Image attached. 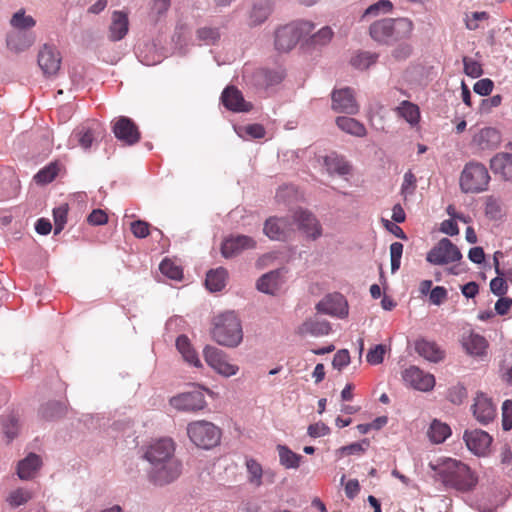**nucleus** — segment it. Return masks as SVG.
Segmentation results:
<instances>
[{"label": "nucleus", "instance_id": "nucleus-1", "mask_svg": "<svg viewBox=\"0 0 512 512\" xmlns=\"http://www.w3.org/2000/svg\"><path fill=\"white\" fill-rule=\"evenodd\" d=\"M175 445L170 438H161L147 446L143 458L149 463L148 479L163 486L176 480L181 474V463L174 456Z\"/></svg>", "mask_w": 512, "mask_h": 512}, {"label": "nucleus", "instance_id": "nucleus-2", "mask_svg": "<svg viewBox=\"0 0 512 512\" xmlns=\"http://www.w3.org/2000/svg\"><path fill=\"white\" fill-rule=\"evenodd\" d=\"M437 478L448 488L458 491H469L477 483L470 468L461 461L445 458L437 464H430Z\"/></svg>", "mask_w": 512, "mask_h": 512}, {"label": "nucleus", "instance_id": "nucleus-3", "mask_svg": "<svg viewBox=\"0 0 512 512\" xmlns=\"http://www.w3.org/2000/svg\"><path fill=\"white\" fill-rule=\"evenodd\" d=\"M413 29L414 24L409 18H383L370 25L369 34L374 41L391 45L399 40L409 38Z\"/></svg>", "mask_w": 512, "mask_h": 512}, {"label": "nucleus", "instance_id": "nucleus-4", "mask_svg": "<svg viewBox=\"0 0 512 512\" xmlns=\"http://www.w3.org/2000/svg\"><path fill=\"white\" fill-rule=\"evenodd\" d=\"M212 325V338L219 345L235 348L242 342V325L235 312L227 311L215 316Z\"/></svg>", "mask_w": 512, "mask_h": 512}, {"label": "nucleus", "instance_id": "nucleus-5", "mask_svg": "<svg viewBox=\"0 0 512 512\" xmlns=\"http://www.w3.org/2000/svg\"><path fill=\"white\" fill-rule=\"evenodd\" d=\"M490 175L487 168L480 162H468L459 178V186L463 193H481L487 190Z\"/></svg>", "mask_w": 512, "mask_h": 512}, {"label": "nucleus", "instance_id": "nucleus-6", "mask_svg": "<svg viewBox=\"0 0 512 512\" xmlns=\"http://www.w3.org/2000/svg\"><path fill=\"white\" fill-rule=\"evenodd\" d=\"M314 28L310 21H299L278 27L275 30L274 45L279 52H288L298 43L301 37L309 34Z\"/></svg>", "mask_w": 512, "mask_h": 512}, {"label": "nucleus", "instance_id": "nucleus-7", "mask_svg": "<svg viewBox=\"0 0 512 512\" xmlns=\"http://www.w3.org/2000/svg\"><path fill=\"white\" fill-rule=\"evenodd\" d=\"M187 434L197 447L206 450L217 446L221 439V430L205 420L189 423Z\"/></svg>", "mask_w": 512, "mask_h": 512}, {"label": "nucleus", "instance_id": "nucleus-8", "mask_svg": "<svg viewBox=\"0 0 512 512\" xmlns=\"http://www.w3.org/2000/svg\"><path fill=\"white\" fill-rule=\"evenodd\" d=\"M462 257L461 251L450 239L442 238L427 253L426 260L433 265H447L460 261Z\"/></svg>", "mask_w": 512, "mask_h": 512}, {"label": "nucleus", "instance_id": "nucleus-9", "mask_svg": "<svg viewBox=\"0 0 512 512\" xmlns=\"http://www.w3.org/2000/svg\"><path fill=\"white\" fill-rule=\"evenodd\" d=\"M294 231L292 218L289 217H269L263 227L264 234L273 241H286Z\"/></svg>", "mask_w": 512, "mask_h": 512}, {"label": "nucleus", "instance_id": "nucleus-10", "mask_svg": "<svg viewBox=\"0 0 512 512\" xmlns=\"http://www.w3.org/2000/svg\"><path fill=\"white\" fill-rule=\"evenodd\" d=\"M204 358L207 364L217 373L230 377L235 375L239 367L227 361L224 353L216 347L206 346L204 348Z\"/></svg>", "mask_w": 512, "mask_h": 512}, {"label": "nucleus", "instance_id": "nucleus-11", "mask_svg": "<svg viewBox=\"0 0 512 512\" xmlns=\"http://www.w3.org/2000/svg\"><path fill=\"white\" fill-rule=\"evenodd\" d=\"M37 61L46 77L55 76L61 67V55L56 47L50 44L41 47Z\"/></svg>", "mask_w": 512, "mask_h": 512}, {"label": "nucleus", "instance_id": "nucleus-12", "mask_svg": "<svg viewBox=\"0 0 512 512\" xmlns=\"http://www.w3.org/2000/svg\"><path fill=\"white\" fill-rule=\"evenodd\" d=\"M273 0H254L247 11V25L255 28L264 24L274 12Z\"/></svg>", "mask_w": 512, "mask_h": 512}, {"label": "nucleus", "instance_id": "nucleus-13", "mask_svg": "<svg viewBox=\"0 0 512 512\" xmlns=\"http://www.w3.org/2000/svg\"><path fill=\"white\" fill-rule=\"evenodd\" d=\"M293 224L303 231L307 237L316 240L322 235V228L317 218L309 211L299 209L292 216Z\"/></svg>", "mask_w": 512, "mask_h": 512}, {"label": "nucleus", "instance_id": "nucleus-14", "mask_svg": "<svg viewBox=\"0 0 512 512\" xmlns=\"http://www.w3.org/2000/svg\"><path fill=\"white\" fill-rule=\"evenodd\" d=\"M316 310L319 313L344 318L348 315V304L341 294H329L317 303Z\"/></svg>", "mask_w": 512, "mask_h": 512}, {"label": "nucleus", "instance_id": "nucleus-15", "mask_svg": "<svg viewBox=\"0 0 512 512\" xmlns=\"http://www.w3.org/2000/svg\"><path fill=\"white\" fill-rule=\"evenodd\" d=\"M115 137L126 145H134L140 140V132L136 124L128 117H119L113 125Z\"/></svg>", "mask_w": 512, "mask_h": 512}, {"label": "nucleus", "instance_id": "nucleus-16", "mask_svg": "<svg viewBox=\"0 0 512 512\" xmlns=\"http://www.w3.org/2000/svg\"><path fill=\"white\" fill-rule=\"evenodd\" d=\"M463 439L467 448L477 456H484L492 442V437L487 432L479 429L466 430Z\"/></svg>", "mask_w": 512, "mask_h": 512}, {"label": "nucleus", "instance_id": "nucleus-17", "mask_svg": "<svg viewBox=\"0 0 512 512\" xmlns=\"http://www.w3.org/2000/svg\"><path fill=\"white\" fill-rule=\"evenodd\" d=\"M332 109L338 113L357 114L359 106L350 88L334 90L332 93Z\"/></svg>", "mask_w": 512, "mask_h": 512}, {"label": "nucleus", "instance_id": "nucleus-18", "mask_svg": "<svg viewBox=\"0 0 512 512\" xmlns=\"http://www.w3.org/2000/svg\"><path fill=\"white\" fill-rule=\"evenodd\" d=\"M402 377L405 383L420 391H429L435 386L434 376L429 373H424L416 366L405 369Z\"/></svg>", "mask_w": 512, "mask_h": 512}, {"label": "nucleus", "instance_id": "nucleus-19", "mask_svg": "<svg viewBox=\"0 0 512 512\" xmlns=\"http://www.w3.org/2000/svg\"><path fill=\"white\" fill-rule=\"evenodd\" d=\"M475 419L482 425H487L496 416V407L484 393H477L471 407Z\"/></svg>", "mask_w": 512, "mask_h": 512}, {"label": "nucleus", "instance_id": "nucleus-20", "mask_svg": "<svg viewBox=\"0 0 512 512\" xmlns=\"http://www.w3.org/2000/svg\"><path fill=\"white\" fill-rule=\"evenodd\" d=\"M170 404L177 410L198 411L205 407L206 402L202 392L191 391L172 397Z\"/></svg>", "mask_w": 512, "mask_h": 512}, {"label": "nucleus", "instance_id": "nucleus-21", "mask_svg": "<svg viewBox=\"0 0 512 512\" xmlns=\"http://www.w3.org/2000/svg\"><path fill=\"white\" fill-rule=\"evenodd\" d=\"M223 105L233 112H249L252 109V104L246 102L241 91L235 86L226 87L221 95Z\"/></svg>", "mask_w": 512, "mask_h": 512}, {"label": "nucleus", "instance_id": "nucleus-22", "mask_svg": "<svg viewBox=\"0 0 512 512\" xmlns=\"http://www.w3.org/2000/svg\"><path fill=\"white\" fill-rule=\"evenodd\" d=\"M256 246L255 240L246 235H237L226 239L221 246V253L225 258H232L244 250L253 249Z\"/></svg>", "mask_w": 512, "mask_h": 512}, {"label": "nucleus", "instance_id": "nucleus-23", "mask_svg": "<svg viewBox=\"0 0 512 512\" xmlns=\"http://www.w3.org/2000/svg\"><path fill=\"white\" fill-rule=\"evenodd\" d=\"M492 172L512 184V153H498L490 160Z\"/></svg>", "mask_w": 512, "mask_h": 512}, {"label": "nucleus", "instance_id": "nucleus-24", "mask_svg": "<svg viewBox=\"0 0 512 512\" xmlns=\"http://www.w3.org/2000/svg\"><path fill=\"white\" fill-rule=\"evenodd\" d=\"M284 75L281 71L269 69H257L251 75V83L261 89H267L279 84Z\"/></svg>", "mask_w": 512, "mask_h": 512}, {"label": "nucleus", "instance_id": "nucleus-25", "mask_svg": "<svg viewBox=\"0 0 512 512\" xmlns=\"http://www.w3.org/2000/svg\"><path fill=\"white\" fill-rule=\"evenodd\" d=\"M42 466V460L39 455L29 453L17 465V475L21 480H31Z\"/></svg>", "mask_w": 512, "mask_h": 512}, {"label": "nucleus", "instance_id": "nucleus-26", "mask_svg": "<svg viewBox=\"0 0 512 512\" xmlns=\"http://www.w3.org/2000/svg\"><path fill=\"white\" fill-rule=\"evenodd\" d=\"M501 142V136L498 130L492 127L481 129L474 137L473 143L481 150L496 149Z\"/></svg>", "mask_w": 512, "mask_h": 512}, {"label": "nucleus", "instance_id": "nucleus-27", "mask_svg": "<svg viewBox=\"0 0 512 512\" xmlns=\"http://www.w3.org/2000/svg\"><path fill=\"white\" fill-rule=\"evenodd\" d=\"M415 350L421 357L434 363L442 361L445 357V352L435 342L425 339L415 342Z\"/></svg>", "mask_w": 512, "mask_h": 512}, {"label": "nucleus", "instance_id": "nucleus-28", "mask_svg": "<svg viewBox=\"0 0 512 512\" xmlns=\"http://www.w3.org/2000/svg\"><path fill=\"white\" fill-rule=\"evenodd\" d=\"M128 16L123 11H114L112 13V21L109 27V39L111 41H119L123 39L128 32Z\"/></svg>", "mask_w": 512, "mask_h": 512}, {"label": "nucleus", "instance_id": "nucleus-29", "mask_svg": "<svg viewBox=\"0 0 512 512\" xmlns=\"http://www.w3.org/2000/svg\"><path fill=\"white\" fill-rule=\"evenodd\" d=\"M282 271L277 269L262 275L257 281V289L265 294L274 295L282 285Z\"/></svg>", "mask_w": 512, "mask_h": 512}, {"label": "nucleus", "instance_id": "nucleus-30", "mask_svg": "<svg viewBox=\"0 0 512 512\" xmlns=\"http://www.w3.org/2000/svg\"><path fill=\"white\" fill-rule=\"evenodd\" d=\"M331 331L330 323L326 320H320L318 318H309L305 320L298 329V333L301 335L309 334L314 337H320L328 335Z\"/></svg>", "mask_w": 512, "mask_h": 512}, {"label": "nucleus", "instance_id": "nucleus-31", "mask_svg": "<svg viewBox=\"0 0 512 512\" xmlns=\"http://www.w3.org/2000/svg\"><path fill=\"white\" fill-rule=\"evenodd\" d=\"M323 167L329 175L345 176L350 173V165L344 157L331 153L323 157Z\"/></svg>", "mask_w": 512, "mask_h": 512}, {"label": "nucleus", "instance_id": "nucleus-32", "mask_svg": "<svg viewBox=\"0 0 512 512\" xmlns=\"http://www.w3.org/2000/svg\"><path fill=\"white\" fill-rule=\"evenodd\" d=\"M462 345L465 351L474 357L484 356L488 348V342L485 337L476 333H471L464 337Z\"/></svg>", "mask_w": 512, "mask_h": 512}, {"label": "nucleus", "instance_id": "nucleus-33", "mask_svg": "<svg viewBox=\"0 0 512 512\" xmlns=\"http://www.w3.org/2000/svg\"><path fill=\"white\" fill-rule=\"evenodd\" d=\"M176 348L183 359L190 365L200 367V359L192 347L189 338L186 335H180L176 339Z\"/></svg>", "mask_w": 512, "mask_h": 512}, {"label": "nucleus", "instance_id": "nucleus-34", "mask_svg": "<svg viewBox=\"0 0 512 512\" xmlns=\"http://www.w3.org/2000/svg\"><path fill=\"white\" fill-rule=\"evenodd\" d=\"M336 125L338 126L339 129H341L345 133L356 136V137H364L367 133L365 126L358 120L351 118V117H347V116L337 117Z\"/></svg>", "mask_w": 512, "mask_h": 512}, {"label": "nucleus", "instance_id": "nucleus-35", "mask_svg": "<svg viewBox=\"0 0 512 512\" xmlns=\"http://www.w3.org/2000/svg\"><path fill=\"white\" fill-rule=\"evenodd\" d=\"M227 270L223 267L207 272L205 285L211 292L221 291L226 285Z\"/></svg>", "mask_w": 512, "mask_h": 512}, {"label": "nucleus", "instance_id": "nucleus-36", "mask_svg": "<svg viewBox=\"0 0 512 512\" xmlns=\"http://www.w3.org/2000/svg\"><path fill=\"white\" fill-rule=\"evenodd\" d=\"M35 37L25 33L11 34L7 37V47L16 53L23 52L33 45Z\"/></svg>", "mask_w": 512, "mask_h": 512}, {"label": "nucleus", "instance_id": "nucleus-37", "mask_svg": "<svg viewBox=\"0 0 512 512\" xmlns=\"http://www.w3.org/2000/svg\"><path fill=\"white\" fill-rule=\"evenodd\" d=\"M277 450L280 464L286 469H297L300 466L303 458L300 454L294 453L285 445H278Z\"/></svg>", "mask_w": 512, "mask_h": 512}, {"label": "nucleus", "instance_id": "nucleus-38", "mask_svg": "<svg viewBox=\"0 0 512 512\" xmlns=\"http://www.w3.org/2000/svg\"><path fill=\"white\" fill-rule=\"evenodd\" d=\"M498 254L501 253L496 252L494 255L495 272L498 276L490 281V291L496 296H504L508 291V285L502 277L504 275L503 272L499 268V262L497 260Z\"/></svg>", "mask_w": 512, "mask_h": 512}, {"label": "nucleus", "instance_id": "nucleus-39", "mask_svg": "<svg viewBox=\"0 0 512 512\" xmlns=\"http://www.w3.org/2000/svg\"><path fill=\"white\" fill-rule=\"evenodd\" d=\"M451 434L450 427L438 420H434L429 428L428 436L433 443L444 442Z\"/></svg>", "mask_w": 512, "mask_h": 512}, {"label": "nucleus", "instance_id": "nucleus-40", "mask_svg": "<svg viewBox=\"0 0 512 512\" xmlns=\"http://www.w3.org/2000/svg\"><path fill=\"white\" fill-rule=\"evenodd\" d=\"M65 413L66 406L59 401H49L40 408V414L46 420L61 418Z\"/></svg>", "mask_w": 512, "mask_h": 512}, {"label": "nucleus", "instance_id": "nucleus-41", "mask_svg": "<svg viewBox=\"0 0 512 512\" xmlns=\"http://www.w3.org/2000/svg\"><path fill=\"white\" fill-rule=\"evenodd\" d=\"M397 110L399 115L403 117L410 125H415L419 122L420 112L417 105L409 101H403Z\"/></svg>", "mask_w": 512, "mask_h": 512}, {"label": "nucleus", "instance_id": "nucleus-42", "mask_svg": "<svg viewBox=\"0 0 512 512\" xmlns=\"http://www.w3.org/2000/svg\"><path fill=\"white\" fill-rule=\"evenodd\" d=\"M33 495L29 490L24 488H17L9 493L6 502L11 508H17L25 505L32 499Z\"/></svg>", "mask_w": 512, "mask_h": 512}, {"label": "nucleus", "instance_id": "nucleus-43", "mask_svg": "<svg viewBox=\"0 0 512 512\" xmlns=\"http://www.w3.org/2000/svg\"><path fill=\"white\" fill-rule=\"evenodd\" d=\"M377 58L378 54L376 53L361 51L352 57L351 64L357 69L365 70L368 69L371 65L375 64Z\"/></svg>", "mask_w": 512, "mask_h": 512}, {"label": "nucleus", "instance_id": "nucleus-44", "mask_svg": "<svg viewBox=\"0 0 512 512\" xmlns=\"http://www.w3.org/2000/svg\"><path fill=\"white\" fill-rule=\"evenodd\" d=\"M10 24L16 29L26 30L34 27L36 25V21L32 16L26 15L24 9H20L13 14Z\"/></svg>", "mask_w": 512, "mask_h": 512}, {"label": "nucleus", "instance_id": "nucleus-45", "mask_svg": "<svg viewBox=\"0 0 512 512\" xmlns=\"http://www.w3.org/2000/svg\"><path fill=\"white\" fill-rule=\"evenodd\" d=\"M485 215L490 220H500L504 214L501 202L494 196H488L485 203Z\"/></svg>", "mask_w": 512, "mask_h": 512}, {"label": "nucleus", "instance_id": "nucleus-46", "mask_svg": "<svg viewBox=\"0 0 512 512\" xmlns=\"http://www.w3.org/2000/svg\"><path fill=\"white\" fill-rule=\"evenodd\" d=\"M74 136L78 139L79 145L84 149L88 150L94 140V130L86 126H80L74 130Z\"/></svg>", "mask_w": 512, "mask_h": 512}, {"label": "nucleus", "instance_id": "nucleus-47", "mask_svg": "<svg viewBox=\"0 0 512 512\" xmlns=\"http://www.w3.org/2000/svg\"><path fill=\"white\" fill-rule=\"evenodd\" d=\"M246 468L248 472V481L251 484L259 487L262 484V466L254 459H247Z\"/></svg>", "mask_w": 512, "mask_h": 512}, {"label": "nucleus", "instance_id": "nucleus-48", "mask_svg": "<svg viewBox=\"0 0 512 512\" xmlns=\"http://www.w3.org/2000/svg\"><path fill=\"white\" fill-rule=\"evenodd\" d=\"M197 38L206 45H214L220 39V30L217 27H201L196 32Z\"/></svg>", "mask_w": 512, "mask_h": 512}, {"label": "nucleus", "instance_id": "nucleus-49", "mask_svg": "<svg viewBox=\"0 0 512 512\" xmlns=\"http://www.w3.org/2000/svg\"><path fill=\"white\" fill-rule=\"evenodd\" d=\"M369 446V440L363 439L360 442L340 447L336 453L341 457L344 455H360L366 451Z\"/></svg>", "mask_w": 512, "mask_h": 512}, {"label": "nucleus", "instance_id": "nucleus-50", "mask_svg": "<svg viewBox=\"0 0 512 512\" xmlns=\"http://www.w3.org/2000/svg\"><path fill=\"white\" fill-rule=\"evenodd\" d=\"M159 269L163 275L173 280H180L183 276L182 269L169 259H164L160 263Z\"/></svg>", "mask_w": 512, "mask_h": 512}, {"label": "nucleus", "instance_id": "nucleus-51", "mask_svg": "<svg viewBox=\"0 0 512 512\" xmlns=\"http://www.w3.org/2000/svg\"><path fill=\"white\" fill-rule=\"evenodd\" d=\"M2 427L8 441L13 440L17 436L19 430L18 418L13 414L6 416L2 421Z\"/></svg>", "mask_w": 512, "mask_h": 512}, {"label": "nucleus", "instance_id": "nucleus-52", "mask_svg": "<svg viewBox=\"0 0 512 512\" xmlns=\"http://www.w3.org/2000/svg\"><path fill=\"white\" fill-rule=\"evenodd\" d=\"M333 35L334 32L332 28L324 26L311 36L310 44L314 46H325L332 40Z\"/></svg>", "mask_w": 512, "mask_h": 512}, {"label": "nucleus", "instance_id": "nucleus-53", "mask_svg": "<svg viewBox=\"0 0 512 512\" xmlns=\"http://www.w3.org/2000/svg\"><path fill=\"white\" fill-rule=\"evenodd\" d=\"M171 5V0H153L149 15L155 21L166 15Z\"/></svg>", "mask_w": 512, "mask_h": 512}, {"label": "nucleus", "instance_id": "nucleus-54", "mask_svg": "<svg viewBox=\"0 0 512 512\" xmlns=\"http://www.w3.org/2000/svg\"><path fill=\"white\" fill-rule=\"evenodd\" d=\"M57 166L51 164L41 169L35 176L34 179L39 184H47L54 180L57 175Z\"/></svg>", "mask_w": 512, "mask_h": 512}, {"label": "nucleus", "instance_id": "nucleus-55", "mask_svg": "<svg viewBox=\"0 0 512 512\" xmlns=\"http://www.w3.org/2000/svg\"><path fill=\"white\" fill-rule=\"evenodd\" d=\"M393 9V4L389 0H379L378 2L370 5L365 11L363 16H377L380 12L389 13Z\"/></svg>", "mask_w": 512, "mask_h": 512}, {"label": "nucleus", "instance_id": "nucleus-56", "mask_svg": "<svg viewBox=\"0 0 512 512\" xmlns=\"http://www.w3.org/2000/svg\"><path fill=\"white\" fill-rule=\"evenodd\" d=\"M403 254V244L400 242H393L390 245V258H391V272L395 273L401 264V257Z\"/></svg>", "mask_w": 512, "mask_h": 512}, {"label": "nucleus", "instance_id": "nucleus-57", "mask_svg": "<svg viewBox=\"0 0 512 512\" xmlns=\"http://www.w3.org/2000/svg\"><path fill=\"white\" fill-rule=\"evenodd\" d=\"M464 73L472 78H478L483 74L481 64L469 57L463 58Z\"/></svg>", "mask_w": 512, "mask_h": 512}, {"label": "nucleus", "instance_id": "nucleus-58", "mask_svg": "<svg viewBox=\"0 0 512 512\" xmlns=\"http://www.w3.org/2000/svg\"><path fill=\"white\" fill-rule=\"evenodd\" d=\"M385 353H386L385 345L378 344L368 351L366 360L371 365L381 364L384 360Z\"/></svg>", "mask_w": 512, "mask_h": 512}, {"label": "nucleus", "instance_id": "nucleus-59", "mask_svg": "<svg viewBox=\"0 0 512 512\" xmlns=\"http://www.w3.org/2000/svg\"><path fill=\"white\" fill-rule=\"evenodd\" d=\"M500 377L507 384L512 386V353L504 357L500 365Z\"/></svg>", "mask_w": 512, "mask_h": 512}, {"label": "nucleus", "instance_id": "nucleus-60", "mask_svg": "<svg viewBox=\"0 0 512 512\" xmlns=\"http://www.w3.org/2000/svg\"><path fill=\"white\" fill-rule=\"evenodd\" d=\"M466 397L467 390L462 384H457L448 390V399L453 404H461Z\"/></svg>", "mask_w": 512, "mask_h": 512}, {"label": "nucleus", "instance_id": "nucleus-61", "mask_svg": "<svg viewBox=\"0 0 512 512\" xmlns=\"http://www.w3.org/2000/svg\"><path fill=\"white\" fill-rule=\"evenodd\" d=\"M8 186L0 189V200H5L16 196L19 189V181L13 175L8 179Z\"/></svg>", "mask_w": 512, "mask_h": 512}, {"label": "nucleus", "instance_id": "nucleus-62", "mask_svg": "<svg viewBox=\"0 0 512 512\" xmlns=\"http://www.w3.org/2000/svg\"><path fill=\"white\" fill-rule=\"evenodd\" d=\"M502 428L508 431L512 428V400H505L502 404Z\"/></svg>", "mask_w": 512, "mask_h": 512}, {"label": "nucleus", "instance_id": "nucleus-63", "mask_svg": "<svg viewBox=\"0 0 512 512\" xmlns=\"http://www.w3.org/2000/svg\"><path fill=\"white\" fill-rule=\"evenodd\" d=\"M350 363V354L347 349H341L333 357L332 365L335 369L341 370Z\"/></svg>", "mask_w": 512, "mask_h": 512}, {"label": "nucleus", "instance_id": "nucleus-64", "mask_svg": "<svg viewBox=\"0 0 512 512\" xmlns=\"http://www.w3.org/2000/svg\"><path fill=\"white\" fill-rule=\"evenodd\" d=\"M493 87H494L493 81L488 78H484V79L478 80L474 84L473 89H474V92L477 93L478 95L487 96L492 92Z\"/></svg>", "mask_w": 512, "mask_h": 512}]
</instances>
